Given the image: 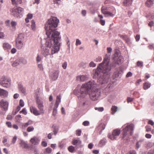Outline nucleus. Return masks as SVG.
Returning <instances> with one entry per match:
<instances>
[{"label": "nucleus", "instance_id": "26", "mask_svg": "<svg viewBox=\"0 0 154 154\" xmlns=\"http://www.w3.org/2000/svg\"><path fill=\"white\" fill-rule=\"evenodd\" d=\"M105 125L103 123L101 124L98 126L97 128H98V129L100 130V131L99 133L100 134H101L102 130H103L105 129Z\"/></svg>", "mask_w": 154, "mask_h": 154}, {"label": "nucleus", "instance_id": "10", "mask_svg": "<svg viewBox=\"0 0 154 154\" xmlns=\"http://www.w3.org/2000/svg\"><path fill=\"white\" fill-rule=\"evenodd\" d=\"M8 103L6 100L2 99L0 102V107L4 111L8 109Z\"/></svg>", "mask_w": 154, "mask_h": 154}, {"label": "nucleus", "instance_id": "28", "mask_svg": "<svg viewBox=\"0 0 154 154\" xmlns=\"http://www.w3.org/2000/svg\"><path fill=\"white\" fill-rule=\"evenodd\" d=\"M154 0H147L146 2V5L148 7H150L153 3Z\"/></svg>", "mask_w": 154, "mask_h": 154}, {"label": "nucleus", "instance_id": "49", "mask_svg": "<svg viewBox=\"0 0 154 154\" xmlns=\"http://www.w3.org/2000/svg\"><path fill=\"white\" fill-rule=\"evenodd\" d=\"M137 66L139 67H142L143 66V62L140 61L137 62Z\"/></svg>", "mask_w": 154, "mask_h": 154}, {"label": "nucleus", "instance_id": "62", "mask_svg": "<svg viewBox=\"0 0 154 154\" xmlns=\"http://www.w3.org/2000/svg\"><path fill=\"white\" fill-rule=\"evenodd\" d=\"M57 113V109H53L52 114L54 116H55Z\"/></svg>", "mask_w": 154, "mask_h": 154}, {"label": "nucleus", "instance_id": "59", "mask_svg": "<svg viewBox=\"0 0 154 154\" xmlns=\"http://www.w3.org/2000/svg\"><path fill=\"white\" fill-rule=\"evenodd\" d=\"M67 66V63L66 62H64L62 64V67L63 68V69H65Z\"/></svg>", "mask_w": 154, "mask_h": 154}, {"label": "nucleus", "instance_id": "18", "mask_svg": "<svg viewBox=\"0 0 154 154\" xmlns=\"http://www.w3.org/2000/svg\"><path fill=\"white\" fill-rule=\"evenodd\" d=\"M19 144L23 148H27L28 147L27 142H26L23 140H20Z\"/></svg>", "mask_w": 154, "mask_h": 154}, {"label": "nucleus", "instance_id": "41", "mask_svg": "<svg viewBox=\"0 0 154 154\" xmlns=\"http://www.w3.org/2000/svg\"><path fill=\"white\" fill-rule=\"evenodd\" d=\"M122 61V58L121 57H119L118 58L116 61V63L117 64H119Z\"/></svg>", "mask_w": 154, "mask_h": 154}, {"label": "nucleus", "instance_id": "14", "mask_svg": "<svg viewBox=\"0 0 154 154\" xmlns=\"http://www.w3.org/2000/svg\"><path fill=\"white\" fill-rule=\"evenodd\" d=\"M89 78V76L88 75H82L77 77L76 79L78 80L83 82L88 80Z\"/></svg>", "mask_w": 154, "mask_h": 154}, {"label": "nucleus", "instance_id": "13", "mask_svg": "<svg viewBox=\"0 0 154 154\" xmlns=\"http://www.w3.org/2000/svg\"><path fill=\"white\" fill-rule=\"evenodd\" d=\"M59 72L58 71H55L52 72L50 76L53 80H56L57 79L59 75Z\"/></svg>", "mask_w": 154, "mask_h": 154}, {"label": "nucleus", "instance_id": "19", "mask_svg": "<svg viewBox=\"0 0 154 154\" xmlns=\"http://www.w3.org/2000/svg\"><path fill=\"white\" fill-rule=\"evenodd\" d=\"M52 128H53V133L54 135H56L59 131V126L56 125H53L52 126Z\"/></svg>", "mask_w": 154, "mask_h": 154}, {"label": "nucleus", "instance_id": "39", "mask_svg": "<svg viewBox=\"0 0 154 154\" xmlns=\"http://www.w3.org/2000/svg\"><path fill=\"white\" fill-rule=\"evenodd\" d=\"M107 8L105 6H103L101 8V11L102 13L104 14L107 11Z\"/></svg>", "mask_w": 154, "mask_h": 154}, {"label": "nucleus", "instance_id": "60", "mask_svg": "<svg viewBox=\"0 0 154 154\" xmlns=\"http://www.w3.org/2000/svg\"><path fill=\"white\" fill-rule=\"evenodd\" d=\"M24 102L22 100H20V105L21 107H23L24 106Z\"/></svg>", "mask_w": 154, "mask_h": 154}, {"label": "nucleus", "instance_id": "63", "mask_svg": "<svg viewBox=\"0 0 154 154\" xmlns=\"http://www.w3.org/2000/svg\"><path fill=\"white\" fill-rule=\"evenodd\" d=\"M81 13L82 16H85L86 14V11L85 10H82L81 11Z\"/></svg>", "mask_w": 154, "mask_h": 154}, {"label": "nucleus", "instance_id": "50", "mask_svg": "<svg viewBox=\"0 0 154 154\" xmlns=\"http://www.w3.org/2000/svg\"><path fill=\"white\" fill-rule=\"evenodd\" d=\"M38 67L40 70H43L44 68L43 67V65L42 64H38Z\"/></svg>", "mask_w": 154, "mask_h": 154}, {"label": "nucleus", "instance_id": "44", "mask_svg": "<svg viewBox=\"0 0 154 154\" xmlns=\"http://www.w3.org/2000/svg\"><path fill=\"white\" fill-rule=\"evenodd\" d=\"M89 66L90 67H95L96 66V64L93 61H91L89 63Z\"/></svg>", "mask_w": 154, "mask_h": 154}, {"label": "nucleus", "instance_id": "34", "mask_svg": "<svg viewBox=\"0 0 154 154\" xmlns=\"http://www.w3.org/2000/svg\"><path fill=\"white\" fill-rule=\"evenodd\" d=\"M118 109L117 107L115 106H112L111 108V110L112 111V114H114L115 112H116Z\"/></svg>", "mask_w": 154, "mask_h": 154}, {"label": "nucleus", "instance_id": "2", "mask_svg": "<svg viewBox=\"0 0 154 154\" xmlns=\"http://www.w3.org/2000/svg\"><path fill=\"white\" fill-rule=\"evenodd\" d=\"M110 54H106L103 62L100 64L97 69L94 71L93 78H98L101 84L107 83L108 82L111 68L109 65Z\"/></svg>", "mask_w": 154, "mask_h": 154}, {"label": "nucleus", "instance_id": "46", "mask_svg": "<svg viewBox=\"0 0 154 154\" xmlns=\"http://www.w3.org/2000/svg\"><path fill=\"white\" fill-rule=\"evenodd\" d=\"M102 60V58L101 57H98L96 58L94 60L96 62H99L101 61Z\"/></svg>", "mask_w": 154, "mask_h": 154}, {"label": "nucleus", "instance_id": "48", "mask_svg": "<svg viewBox=\"0 0 154 154\" xmlns=\"http://www.w3.org/2000/svg\"><path fill=\"white\" fill-rule=\"evenodd\" d=\"M149 19H154V15L152 13H150L148 15Z\"/></svg>", "mask_w": 154, "mask_h": 154}, {"label": "nucleus", "instance_id": "40", "mask_svg": "<svg viewBox=\"0 0 154 154\" xmlns=\"http://www.w3.org/2000/svg\"><path fill=\"white\" fill-rule=\"evenodd\" d=\"M86 63L84 62H81L79 65V66L80 67L85 68L86 66Z\"/></svg>", "mask_w": 154, "mask_h": 154}, {"label": "nucleus", "instance_id": "27", "mask_svg": "<svg viewBox=\"0 0 154 154\" xmlns=\"http://www.w3.org/2000/svg\"><path fill=\"white\" fill-rule=\"evenodd\" d=\"M81 143V141L78 138L77 139H73L72 144L74 145H80Z\"/></svg>", "mask_w": 154, "mask_h": 154}, {"label": "nucleus", "instance_id": "1", "mask_svg": "<svg viewBox=\"0 0 154 154\" xmlns=\"http://www.w3.org/2000/svg\"><path fill=\"white\" fill-rule=\"evenodd\" d=\"M97 84L94 81L91 80L83 85L80 89L79 95L78 96L79 102L80 105L84 106L87 104L86 100L85 99L86 96L88 94L90 99L92 100H97L100 95V91L99 89H92L90 91L92 88L96 87Z\"/></svg>", "mask_w": 154, "mask_h": 154}, {"label": "nucleus", "instance_id": "47", "mask_svg": "<svg viewBox=\"0 0 154 154\" xmlns=\"http://www.w3.org/2000/svg\"><path fill=\"white\" fill-rule=\"evenodd\" d=\"M20 113H22L23 114L26 115L27 114V112L25 108H24L20 112Z\"/></svg>", "mask_w": 154, "mask_h": 154}, {"label": "nucleus", "instance_id": "21", "mask_svg": "<svg viewBox=\"0 0 154 154\" xmlns=\"http://www.w3.org/2000/svg\"><path fill=\"white\" fill-rule=\"evenodd\" d=\"M24 35L23 33H20L17 38L16 39V41H20L23 42L24 38Z\"/></svg>", "mask_w": 154, "mask_h": 154}, {"label": "nucleus", "instance_id": "20", "mask_svg": "<svg viewBox=\"0 0 154 154\" xmlns=\"http://www.w3.org/2000/svg\"><path fill=\"white\" fill-rule=\"evenodd\" d=\"M11 47V45L8 43L5 42L3 44V48L5 50H9Z\"/></svg>", "mask_w": 154, "mask_h": 154}, {"label": "nucleus", "instance_id": "24", "mask_svg": "<svg viewBox=\"0 0 154 154\" xmlns=\"http://www.w3.org/2000/svg\"><path fill=\"white\" fill-rule=\"evenodd\" d=\"M18 88L19 91L21 93L24 94L26 92V89L22 85L19 84Z\"/></svg>", "mask_w": 154, "mask_h": 154}, {"label": "nucleus", "instance_id": "56", "mask_svg": "<svg viewBox=\"0 0 154 154\" xmlns=\"http://www.w3.org/2000/svg\"><path fill=\"white\" fill-rule=\"evenodd\" d=\"M17 139V137L16 136H14L12 140V143L13 144H14L16 142Z\"/></svg>", "mask_w": 154, "mask_h": 154}, {"label": "nucleus", "instance_id": "61", "mask_svg": "<svg viewBox=\"0 0 154 154\" xmlns=\"http://www.w3.org/2000/svg\"><path fill=\"white\" fill-rule=\"evenodd\" d=\"M154 25V22L153 21H151L149 22L148 25L150 27L153 26Z\"/></svg>", "mask_w": 154, "mask_h": 154}, {"label": "nucleus", "instance_id": "8", "mask_svg": "<svg viewBox=\"0 0 154 154\" xmlns=\"http://www.w3.org/2000/svg\"><path fill=\"white\" fill-rule=\"evenodd\" d=\"M120 133V130L119 129H116L113 131L112 134H108V136L112 140H114L116 139Z\"/></svg>", "mask_w": 154, "mask_h": 154}, {"label": "nucleus", "instance_id": "52", "mask_svg": "<svg viewBox=\"0 0 154 154\" xmlns=\"http://www.w3.org/2000/svg\"><path fill=\"white\" fill-rule=\"evenodd\" d=\"M82 124L85 126H87L89 125V122L88 121H85L83 122Z\"/></svg>", "mask_w": 154, "mask_h": 154}, {"label": "nucleus", "instance_id": "58", "mask_svg": "<svg viewBox=\"0 0 154 154\" xmlns=\"http://www.w3.org/2000/svg\"><path fill=\"white\" fill-rule=\"evenodd\" d=\"M146 131L147 132L150 131H151L152 128L149 126H146Z\"/></svg>", "mask_w": 154, "mask_h": 154}, {"label": "nucleus", "instance_id": "57", "mask_svg": "<svg viewBox=\"0 0 154 154\" xmlns=\"http://www.w3.org/2000/svg\"><path fill=\"white\" fill-rule=\"evenodd\" d=\"M66 41L67 42V44L68 45V49H69L70 48V42L69 40V39L68 38H67Z\"/></svg>", "mask_w": 154, "mask_h": 154}, {"label": "nucleus", "instance_id": "53", "mask_svg": "<svg viewBox=\"0 0 154 154\" xmlns=\"http://www.w3.org/2000/svg\"><path fill=\"white\" fill-rule=\"evenodd\" d=\"M81 44V41L78 39H76L75 45L76 46L78 45H80Z\"/></svg>", "mask_w": 154, "mask_h": 154}, {"label": "nucleus", "instance_id": "25", "mask_svg": "<svg viewBox=\"0 0 154 154\" xmlns=\"http://www.w3.org/2000/svg\"><path fill=\"white\" fill-rule=\"evenodd\" d=\"M133 0H124L123 2V5L125 6H128L131 5Z\"/></svg>", "mask_w": 154, "mask_h": 154}, {"label": "nucleus", "instance_id": "5", "mask_svg": "<svg viewBox=\"0 0 154 154\" xmlns=\"http://www.w3.org/2000/svg\"><path fill=\"white\" fill-rule=\"evenodd\" d=\"M134 125L132 124L128 125L124 128L122 133L123 136L122 137V139L126 143H128L130 141L129 135L128 132L130 131V135H132L133 134V131L134 130Z\"/></svg>", "mask_w": 154, "mask_h": 154}, {"label": "nucleus", "instance_id": "11", "mask_svg": "<svg viewBox=\"0 0 154 154\" xmlns=\"http://www.w3.org/2000/svg\"><path fill=\"white\" fill-rule=\"evenodd\" d=\"M40 139L38 137L34 136L31 138L30 140V143L34 145H36L39 144Z\"/></svg>", "mask_w": 154, "mask_h": 154}, {"label": "nucleus", "instance_id": "36", "mask_svg": "<svg viewBox=\"0 0 154 154\" xmlns=\"http://www.w3.org/2000/svg\"><path fill=\"white\" fill-rule=\"evenodd\" d=\"M105 15V16L106 17H113L114 16V15L112 13H111L108 11H106L105 13L104 14Z\"/></svg>", "mask_w": 154, "mask_h": 154}, {"label": "nucleus", "instance_id": "37", "mask_svg": "<svg viewBox=\"0 0 154 154\" xmlns=\"http://www.w3.org/2000/svg\"><path fill=\"white\" fill-rule=\"evenodd\" d=\"M16 120L17 122H19L21 120V117L20 115H17L15 117Z\"/></svg>", "mask_w": 154, "mask_h": 154}, {"label": "nucleus", "instance_id": "22", "mask_svg": "<svg viewBox=\"0 0 154 154\" xmlns=\"http://www.w3.org/2000/svg\"><path fill=\"white\" fill-rule=\"evenodd\" d=\"M106 142V139L105 138H103L100 141L99 143V146H100L102 147L105 145Z\"/></svg>", "mask_w": 154, "mask_h": 154}, {"label": "nucleus", "instance_id": "32", "mask_svg": "<svg viewBox=\"0 0 154 154\" xmlns=\"http://www.w3.org/2000/svg\"><path fill=\"white\" fill-rule=\"evenodd\" d=\"M143 141V139H141L137 142L136 144V148L137 149H138L140 148L142 143Z\"/></svg>", "mask_w": 154, "mask_h": 154}, {"label": "nucleus", "instance_id": "35", "mask_svg": "<svg viewBox=\"0 0 154 154\" xmlns=\"http://www.w3.org/2000/svg\"><path fill=\"white\" fill-rule=\"evenodd\" d=\"M20 60V63H22L23 64H26L27 63L26 60L23 57H20L19 58Z\"/></svg>", "mask_w": 154, "mask_h": 154}, {"label": "nucleus", "instance_id": "29", "mask_svg": "<svg viewBox=\"0 0 154 154\" xmlns=\"http://www.w3.org/2000/svg\"><path fill=\"white\" fill-rule=\"evenodd\" d=\"M150 86V84L148 82H145L143 84V88L146 90L148 89Z\"/></svg>", "mask_w": 154, "mask_h": 154}, {"label": "nucleus", "instance_id": "31", "mask_svg": "<svg viewBox=\"0 0 154 154\" xmlns=\"http://www.w3.org/2000/svg\"><path fill=\"white\" fill-rule=\"evenodd\" d=\"M32 121L29 120L26 123H23L22 126L25 128L26 127L29 125H32Z\"/></svg>", "mask_w": 154, "mask_h": 154}, {"label": "nucleus", "instance_id": "43", "mask_svg": "<svg viewBox=\"0 0 154 154\" xmlns=\"http://www.w3.org/2000/svg\"><path fill=\"white\" fill-rule=\"evenodd\" d=\"M95 109L96 110H97L99 112H102L103 111L104 108L103 107H95Z\"/></svg>", "mask_w": 154, "mask_h": 154}, {"label": "nucleus", "instance_id": "7", "mask_svg": "<svg viewBox=\"0 0 154 154\" xmlns=\"http://www.w3.org/2000/svg\"><path fill=\"white\" fill-rule=\"evenodd\" d=\"M11 84V80L9 78L3 76L0 80V84L3 87L8 88L10 87Z\"/></svg>", "mask_w": 154, "mask_h": 154}, {"label": "nucleus", "instance_id": "51", "mask_svg": "<svg viewBox=\"0 0 154 154\" xmlns=\"http://www.w3.org/2000/svg\"><path fill=\"white\" fill-rule=\"evenodd\" d=\"M17 25V23L14 21H12L11 22V25L13 27H15Z\"/></svg>", "mask_w": 154, "mask_h": 154}, {"label": "nucleus", "instance_id": "38", "mask_svg": "<svg viewBox=\"0 0 154 154\" xmlns=\"http://www.w3.org/2000/svg\"><path fill=\"white\" fill-rule=\"evenodd\" d=\"M34 128L32 126L29 127L27 129L26 131L28 132L32 131H34Z\"/></svg>", "mask_w": 154, "mask_h": 154}, {"label": "nucleus", "instance_id": "55", "mask_svg": "<svg viewBox=\"0 0 154 154\" xmlns=\"http://www.w3.org/2000/svg\"><path fill=\"white\" fill-rule=\"evenodd\" d=\"M51 152L52 149L48 147L46 149V152L48 153H50Z\"/></svg>", "mask_w": 154, "mask_h": 154}, {"label": "nucleus", "instance_id": "3", "mask_svg": "<svg viewBox=\"0 0 154 154\" xmlns=\"http://www.w3.org/2000/svg\"><path fill=\"white\" fill-rule=\"evenodd\" d=\"M51 33L50 35H48L46 32L47 37L46 39L45 45L47 47L51 48L52 54L56 53L59 51L61 45L60 33Z\"/></svg>", "mask_w": 154, "mask_h": 154}, {"label": "nucleus", "instance_id": "42", "mask_svg": "<svg viewBox=\"0 0 154 154\" xmlns=\"http://www.w3.org/2000/svg\"><path fill=\"white\" fill-rule=\"evenodd\" d=\"M68 150L70 152H73L75 150V148L74 147L71 146L68 148Z\"/></svg>", "mask_w": 154, "mask_h": 154}, {"label": "nucleus", "instance_id": "16", "mask_svg": "<svg viewBox=\"0 0 154 154\" xmlns=\"http://www.w3.org/2000/svg\"><path fill=\"white\" fill-rule=\"evenodd\" d=\"M41 53L44 57H46L49 54V49L46 48H45L44 47H42Z\"/></svg>", "mask_w": 154, "mask_h": 154}, {"label": "nucleus", "instance_id": "54", "mask_svg": "<svg viewBox=\"0 0 154 154\" xmlns=\"http://www.w3.org/2000/svg\"><path fill=\"white\" fill-rule=\"evenodd\" d=\"M81 130L80 129H78L76 130V135L77 136H79L81 135Z\"/></svg>", "mask_w": 154, "mask_h": 154}, {"label": "nucleus", "instance_id": "23", "mask_svg": "<svg viewBox=\"0 0 154 154\" xmlns=\"http://www.w3.org/2000/svg\"><path fill=\"white\" fill-rule=\"evenodd\" d=\"M12 4L14 5L17 6L19 4H21L22 2V0H11Z\"/></svg>", "mask_w": 154, "mask_h": 154}, {"label": "nucleus", "instance_id": "64", "mask_svg": "<svg viewBox=\"0 0 154 154\" xmlns=\"http://www.w3.org/2000/svg\"><path fill=\"white\" fill-rule=\"evenodd\" d=\"M128 154H136V152L135 150H131Z\"/></svg>", "mask_w": 154, "mask_h": 154}, {"label": "nucleus", "instance_id": "30", "mask_svg": "<svg viewBox=\"0 0 154 154\" xmlns=\"http://www.w3.org/2000/svg\"><path fill=\"white\" fill-rule=\"evenodd\" d=\"M19 60V59H17L12 63V66H13L15 67L19 65L20 64Z\"/></svg>", "mask_w": 154, "mask_h": 154}, {"label": "nucleus", "instance_id": "12", "mask_svg": "<svg viewBox=\"0 0 154 154\" xmlns=\"http://www.w3.org/2000/svg\"><path fill=\"white\" fill-rule=\"evenodd\" d=\"M30 112L36 116L43 114L42 113H41V111H40L39 112V111L36 108L33 106L30 107Z\"/></svg>", "mask_w": 154, "mask_h": 154}, {"label": "nucleus", "instance_id": "9", "mask_svg": "<svg viewBox=\"0 0 154 154\" xmlns=\"http://www.w3.org/2000/svg\"><path fill=\"white\" fill-rule=\"evenodd\" d=\"M36 103L37 105L38 108L39 110V111L41 112V113L44 114L45 111L44 109L43 102L38 98L37 99Z\"/></svg>", "mask_w": 154, "mask_h": 154}, {"label": "nucleus", "instance_id": "15", "mask_svg": "<svg viewBox=\"0 0 154 154\" xmlns=\"http://www.w3.org/2000/svg\"><path fill=\"white\" fill-rule=\"evenodd\" d=\"M8 95V92L3 89L0 88V96L2 98L7 97Z\"/></svg>", "mask_w": 154, "mask_h": 154}, {"label": "nucleus", "instance_id": "6", "mask_svg": "<svg viewBox=\"0 0 154 154\" xmlns=\"http://www.w3.org/2000/svg\"><path fill=\"white\" fill-rule=\"evenodd\" d=\"M23 9L20 7L17 8L14 7L11 9V14L17 18H20L22 16Z\"/></svg>", "mask_w": 154, "mask_h": 154}, {"label": "nucleus", "instance_id": "45", "mask_svg": "<svg viewBox=\"0 0 154 154\" xmlns=\"http://www.w3.org/2000/svg\"><path fill=\"white\" fill-rule=\"evenodd\" d=\"M60 103V101L59 102L58 101H56V103L54 104V109H57V107L59 105Z\"/></svg>", "mask_w": 154, "mask_h": 154}, {"label": "nucleus", "instance_id": "4", "mask_svg": "<svg viewBox=\"0 0 154 154\" xmlns=\"http://www.w3.org/2000/svg\"><path fill=\"white\" fill-rule=\"evenodd\" d=\"M59 22V20L55 17H51L48 20L45 24V28L48 35H50L51 33L59 32L56 29Z\"/></svg>", "mask_w": 154, "mask_h": 154}, {"label": "nucleus", "instance_id": "17", "mask_svg": "<svg viewBox=\"0 0 154 154\" xmlns=\"http://www.w3.org/2000/svg\"><path fill=\"white\" fill-rule=\"evenodd\" d=\"M23 42L20 41H17L16 40V47L18 49H21L23 47Z\"/></svg>", "mask_w": 154, "mask_h": 154}, {"label": "nucleus", "instance_id": "33", "mask_svg": "<svg viewBox=\"0 0 154 154\" xmlns=\"http://www.w3.org/2000/svg\"><path fill=\"white\" fill-rule=\"evenodd\" d=\"M31 26L32 30L35 31L36 29L35 22L34 20H32L31 21Z\"/></svg>", "mask_w": 154, "mask_h": 154}]
</instances>
